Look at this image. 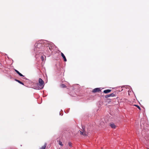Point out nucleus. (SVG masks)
Segmentation results:
<instances>
[{"instance_id": "nucleus-1", "label": "nucleus", "mask_w": 149, "mask_h": 149, "mask_svg": "<svg viewBox=\"0 0 149 149\" xmlns=\"http://www.w3.org/2000/svg\"><path fill=\"white\" fill-rule=\"evenodd\" d=\"M42 41L38 42L34 45V53H35L36 55L41 53V52L43 50L45 45L44 44H42Z\"/></svg>"}, {"instance_id": "nucleus-2", "label": "nucleus", "mask_w": 149, "mask_h": 149, "mask_svg": "<svg viewBox=\"0 0 149 149\" xmlns=\"http://www.w3.org/2000/svg\"><path fill=\"white\" fill-rule=\"evenodd\" d=\"M46 42L48 45L45 46V49L47 50L49 53H50V52H52V47L53 44L48 41H46Z\"/></svg>"}, {"instance_id": "nucleus-3", "label": "nucleus", "mask_w": 149, "mask_h": 149, "mask_svg": "<svg viewBox=\"0 0 149 149\" xmlns=\"http://www.w3.org/2000/svg\"><path fill=\"white\" fill-rule=\"evenodd\" d=\"M39 84H37V89L39 90L43 88L44 86V82L41 78H39Z\"/></svg>"}, {"instance_id": "nucleus-4", "label": "nucleus", "mask_w": 149, "mask_h": 149, "mask_svg": "<svg viewBox=\"0 0 149 149\" xmlns=\"http://www.w3.org/2000/svg\"><path fill=\"white\" fill-rule=\"evenodd\" d=\"M100 88H96L94 89L92 91L93 93H96L97 92H99L101 91Z\"/></svg>"}, {"instance_id": "nucleus-5", "label": "nucleus", "mask_w": 149, "mask_h": 149, "mask_svg": "<svg viewBox=\"0 0 149 149\" xmlns=\"http://www.w3.org/2000/svg\"><path fill=\"white\" fill-rule=\"evenodd\" d=\"M115 94L114 93H111L110 94L107 95L105 96V97L106 98H107L108 97H113L115 96Z\"/></svg>"}, {"instance_id": "nucleus-6", "label": "nucleus", "mask_w": 149, "mask_h": 149, "mask_svg": "<svg viewBox=\"0 0 149 149\" xmlns=\"http://www.w3.org/2000/svg\"><path fill=\"white\" fill-rule=\"evenodd\" d=\"M110 126L113 129H115L116 127V126L113 123H110Z\"/></svg>"}, {"instance_id": "nucleus-7", "label": "nucleus", "mask_w": 149, "mask_h": 149, "mask_svg": "<svg viewBox=\"0 0 149 149\" xmlns=\"http://www.w3.org/2000/svg\"><path fill=\"white\" fill-rule=\"evenodd\" d=\"M81 134L84 136H86L87 135V133L84 130L83 132L80 131Z\"/></svg>"}, {"instance_id": "nucleus-8", "label": "nucleus", "mask_w": 149, "mask_h": 149, "mask_svg": "<svg viewBox=\"0 0 149 149\" xmlns=\"http://www.w3.org/2000/svg\"><path fill=\"white\" fill-rule=\"evenodd\" d=\"M15 71L17 72V73L21 77H24V76L22 74L20 73L18 70H15Z\"/></svg>"}, {"instance_id": "nucleus-9", "label": "nucleus", "mask_w": 149, "mask_h": 149, "mask_svg": "<svg viewBox=\"0 0 149 149\" xmlns=\"http://www.w3.org/2000/svg\"><path fill=\"white\" fill-rule=\"evenodd\" d=\"M111 91V90L110 89H107L104 90V91L103 92L105 93H108L110 92Z\"/></svg>"}, {"instance_id": "nucleus-10", "label": "nucleus", "mask_w": 149, "mask_h": 149, "mask_svg": "<svg viewBox=\"0 0 149 149\" xmlns=\"http://www.w3.org/2000/svg\"><path fill=\"white\" fill-rule=\"evenodd\" d=\"M61 56L63 58L64 61H67V59H66L64 55L61 52Z\"/></svg>"}, {"instance_id": "nucleus-11", "label": "nucleus", "mask_w": 149, "mask_h": 149, "mask_svg": "<svg viewBox=\"0 0 149 149\" xmlns=\"http://www.w3.org/2000/svg\"><path fill=\"white\" fill-rule=\"evenodd\" d=\"M47 146V143H45L44 145L42 146L40 149H45Z\"/></svg>"}, {"instance_id": "nucleus-12", "label": "nucleus", "mask_w": 149, "mask_h": 149, "mask_svg": "<svg viewBox=\"0 0 149 149\" xmlns=\"http://www.w3.org/2000/svg\"><path fill=\"white\" fill-rule=\"evenodd\" d=\"M15 81H17V82H18L19 83H20V84H22L23 85H24V83H22V82L21 81H20L19 80H18L17 79H15Z\"/></svg>"}, {"instance_id": "nucleus-13", "label": "nucleus", "mask_w": 149, "mask_h": 149, "mask_svg": "<svg viewBox=\"0 0 149 149\" xmlns=\"http://www.w3.org/2000/svg\"><path fill=\"white\" fill-rule=\"evenodd\" d=\"M61 87L63 88H65L66 87V86L64 84H62L61 85Z\"/></svg>"}, {"instance_id": "nucleus-14", "label": "nucleus", "mask_w": 149, "mask_h": 149, "mask_svg": "<svg viewBox=\"0 0 149 149\" xmlns=\"http://www.w3.org/2000/svg\"><path fill=\"white\" fill-rule=\"evenodd\" d=\"M58 144L60 145L61 146H63V144L62 143V142L60 141H59Z\"/></svg>"}, {"instance_id": "nucleus-15", "label": "nucleus", "mask_w": 149, "mask_h": 149, "mask_svg": "<svg viewBox=\"0 0 149 149\" xmlns=\"http://www.w3.org/2000/svg\"><path fill=\"white\" fill-rule=\"evenodd\" d=\"M145 132V131H144V130H143L142 131V134L143 136H145V133H144Z\"/></svg>"}, {"instance_id": "nucleus-16", "label": "nucleus", "mask_w": 149, "mask_h": 149, "mask_svg": "<svg viewBox=\"0 0 149 149\" xmlns=\"http://www.w3.org/2000/svg\"><path fill=\"white\" fill-rule=\"evenodd\" d=\"M135 106H136V107H137L139 109H140V110L141 109L140 107L138 105H135Z\"/></svg>"}, {"instance_id": "nucleus-17", "label": "nucleus", "mask_w": 149, "mask_h": 149, "mask_svg": "<svg viewBox=\"0 0 149 149\" xmlns=\"http://www.w3.org/2000/svg\"><path fill=\"white\" fill-rule=\"evenodd\" d=\"M41 60H42L43 61L44 60V57L43 56H41Z\"/></svg>"}, {"instance_id": "nucleus-18", "label": "nucleus", "mask_w": 149, "mask_h": 149, "mask_svg": "<svg viewBox=\"0 0 149 149\" xmlns=\"http://www.w3.org/2000/svg\"><path fill=\"white\" fill-rule=\"evenodd\" d=\"M68 145H69V146H70V147H71L72 146L71 143L69 142V143H68Z\"/></svg>"}, {"instance_id": "nucleus-19", "label": "nucleus", "mask_w": 149, "mask_h": 149, "mask_svg": "<svg viewBox=\"0 0 149 149\" xmlns=\"http://www.w3.org/2000/svg\"><path fill=\"white\" fill-rule=\"evenodd\" d=\"M104 123L103 122H102L101 123H100V125H104Z\"/></svg>"}, {"instance_id": "nucleus-20", "label": "nucleus", "mask_w": 149, "mask_h": 149, "mask_svg": "<svg viewBox=\"0 0 149 149\" xmlns=\"http://www.w3.org/2000/svg\"><path fill=\"white\" fill-rule=\"evenodd\" d=\"M128 87L130 88V86H126V87H125V88H128Z\"/></svg>"}, {"instance_id": "nucleus-21", "label": "nucleus", "mask_w": 149, "mask_h": 149, "mask_svg": "<svg viewBox=\"0 0 149 149\" xmlns=\"http://www.w3.org/2000/svg\"><path fill=\"white\" fill-rule=\"evenodd\" d=\"M47 53H48V52H47Z\"/></svg>"}, {"instance_id": "nucleus-22", "label": "nucleus", "mask_w": 149, "mask_h": 149, "mask_svg": "<svg viewBox=\"0 0 149 149\" xmlns=\"http://www.w3.org/2000/svg\"><path fill=\"white\" fill-rule=\"evenodd\" d=\"M44 52L45 53H46V52H45V51Z\"/></svg>"}, {"instance_id": "nucleus-23", "label": "nucleus", "mask_w": 149, "mask_h": 149, "mask_svg": "<svg viewBox=\"0 0 149 149\" xmlns=\"http://www.w3.org/2000/svg\"><path fill=\"white\" fill-rule=\"evenodd\" d=\"M146 132H145V134H146Z\"/></svg>"}]
</instances>
